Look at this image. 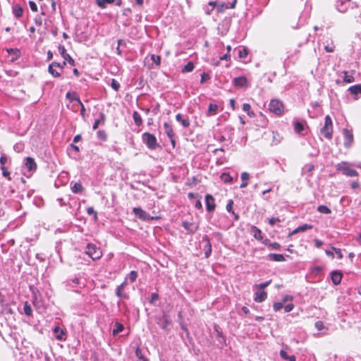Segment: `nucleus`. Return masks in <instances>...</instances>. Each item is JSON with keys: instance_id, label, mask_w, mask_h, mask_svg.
I'll use <instances>...</instances> for the list:
<instances>
[{"instance_id": "9d476101", "label": "nucleus", "mask_w": 361, "mask_h": 361, "mask_svg": "<svg viewBox=\"0 0 361 361\" xmlns=\"http://www.w3.org/2000/svg\"><path fill=\"white\" fill-rule=\"evenodd\" d=\"M182 226L189 233L191 234L195 233L199 228L198 224L195 222L183 221L182 223Z\"/></svg>"}, {"instance_id": "72a5a7b5", "label": "nucleus", "mask_w": 361, "mask_h": 361, "mask_svg": "<svg viewBox=\"0 0 361 361\" xmlns=\"http://www.w3.org/2000/svg\"><path fill=\"white\" fill-rule=\"evenodd\" d=\"M220 178L225 183H231L233 181V178L228 173H223L221 175Z\"/></svg>"}, {"instance_id": "f704fd0d", "label": "nucleus", "mask_w": 361, "mask_h": 361, "mask_svg": "<svg viewBox=\"0 0 361 361\" xmlns=\"http://www.w3.org/2000/svg\"><path fill=\"white\" fill-rule=\"evenodd\" d=\"M133 120H134V122L135 123L140 126L142 125V119L140 115V114L137 111H134L133 112Z\"/></svg>"}, {"instance_id": "c9c22d12", "label": "nucleus", "mask_w": 361, "mask_h": 361, "mask_svg": "<svg viewBox=\"0 0 361 361\" xmlns=\"http://www.w3.org/2000/svg\"><path fill=\"white\" fill-rule=\"evenodd\" d=\"M195 66L192 62L189 61L186 65H185L182 69V73H190L192 72L194 69Z\"/></svg>"}, {"instance_id": "a18cd8bd", "label": "nucleus", "mask_w": 361, "mask_h": 361, "mask_svg": "<svg viewBox=\"0 0 361 361\" xmlns=\"http://www.w3.org/2000/svg\"><path fill=\"white\" fill-rule=\"evenodd\" d=\"M23 311L27 316H30L32 314V308L27 302L24 305Z\"/></svg>"}, {"instance_id": "412c9836", "label": "nucleus", "mask_w": 361, "mask_h": 361, "mask_svg": "<svg viewBox=\"0 0 361 361\" xmlns=\"http://www.w3.org/2000/svg\"><path fill=\"white\" fill-rule=\"evenodd\" d=\"M203 240H206V244L204 246V255L205 257L208 258L212 253V244L207 236L203 238Z\"/></svg>"}, {"instance_id": "de8ad7c7", "label": "nucleus", "mask_w": 361, "mask_h": 361, "mask_svg": "<svg viewBox=\"0 0 361 361\" xmlns=\"http://www.w3.org/2000/svg\"><path fill=\"white\" fill-rule=\"evenodd\" d=\"M271 281L269 280V281H267L266 282H264V283H261L259 284H257L255 286V288H257V289L259 290H263L264 288H265L266 287H267L270 283H271Z\"/></svg>"}, {"instance_id": "4468645a", "label": "nucleus", "mask_w": 361, "mask_h": 361, "mask_svg": "<svg viewBox=\"0 0 361 361\" xmlns=\"http://www.w3.org/2000/svg\"><path fill=\"white\" fill-rule=\"evenodd\" d=\"M25 166L30 172L35 171L37 169V164L35 159L30 157L25 158Z\"/></svg>"}, {"instance_id": "052dcab7", "label": "nucleus", "mask_w": 361, "mask_h": 361, "mask_svg": "<svg viewBox=\"0 0 361 361\" xmlns=\"http://www.w3.org/2000/svg\"><path fill=\"white\" fill-rule=\"evenodd\" d=\"M87 213L89 214V215H92V214H94V217L97 218V212L94 211V208L92 207H89L87 209Z\"/></svg>"}, {"instance_id": "c85d7f7f", "label": "nucleus", "mask_w": 361, "mask_h": 361, "mask_svg": "<svg viewBox=\"0 0 361 361\" xmlns=\"http://www.w3.org/2000/svg\"><path fill=\"white\" fill-rule=\"evenodd\" d=\"M312 225H310V224H303V225H301L300 226H298V228H296L293 232L291 234H295V233H299V232H304L305 231H307V229H311L312 228Z\"/></svg>"}, {"instance_id": "37998d69", "label": "nucleus", "mask_w": 361, "mask_h": 361, "mask_svg": "<svg viewBox=\"0 0 361 361\" xmlns=\"http://www.w3.org/2000/svg\"><path fill=\"white\" fill-rule=\"evenodd\" d=\"M304 125L300 122H296L294 125V130L297 133H301L304 130Z\"/></svg>"}, {"instance_id": "49530a36", "label": "nucleus", "mask_w": 361, "mask_h": 361, "mask_svg": "<svg viewBox=\"0 0 361 361\" xmlns=\"http://www.w3.org/2000/svg\"><path fill=\"white\" fill-rule=\"evenodd\" d=\"M314 169V166L313 164H306V165L302 168V173H311Z\"/></svg>"}, {"instance_id": "79ce46f5", "label": "nucleus", "mask_w": 361, "mask_h": 361, "mask_svg": "<svg viewBox=\"0 0 361 361\" xmlns=\"http://www.w3.org/2000/svg\"><path fill=\"white\" fill-rule=\"evenodd\" d=\"M317 211L322 214H329L331 212V210L325 205H319L317 207Z\"/></svg>"}, {"instance_id": "dca6fc26", "label": "nucleus", "mask_w": 361, "mask_h": 361, "mask_svg": "<svg viewBox=\"0 0 361 361\" xmlns=\"http://www.w3.org/2000/svg\"><path fill=\"white\" fill-rule=\"evenodd\" d=\"M267 298V293L264 290H260V291L256 292L255 293L254 300L257 302H262L264 301Z\"/></svg>"}, {"instance_id": "a19ab883", "label": "nucleus", "mask_w": 361, "mask_h": 361, "mask_svg": "<svg viewBox=\"0 0 361 361\" xmlns=\"http://www.w3.org/2000/svg\"><path fill=\"white\" fill-rule=\"evenodd\" d=\"M135 356L140 361H147V360L142 355V350L139 347L135 349Z\"/></svg>"}, {"instance_id": "39448f33", "label": "nucleus", "mask_w": 361, "mask_h": 361, "mask_svg": "<svg viewBox=\"0 0 361 361\" xmlns=\"http://www.w3.org/2000/svg\"><path fill=\"white\" fill-rule=\"evenodd\" d=\"M269 109L270 111L277 116H279L283 111V105L278 99H271L269 105Z\"/></svg>"}, {"instance_id": "4be33fe9", "label": "nucleus", "mask_w": 361, "mask_h": 361, "mask_svg": "<svg viewBox=\"0 0 361 361\" xmlns=\"http://www.w3.org/2000/svg\"><path fill=\"white\" fill-rule=\"evenodd\" d=\"M176 120L178 123H181V125L184 128H188L190 126V121H189L188 118H183V116L180 114H178L176 116Z\"/></svg>"}, {"instance_id": "f257e3e1", "label": "nucleus", "mask_w": 361, "mask_h": 361, "mask_svg": "<svg viewBox=\"0 0 361 361\" xmlns=\"http://www.w3.org/2000/svg\"><path fill=\"white\" fill-rule=\"evenodd\" d=\"M355 163L341 161L336 166L337 171H341L343 175L348 177H355L358 176V172L353 169Z\"/></svg>"}, {"instance_id": "e2e57ef3", "label": "nucleus", "mask_w": 361, "mask_h": 361, "mask_svg": "<svg viewBox=\"0 0 361 361\" xmlns=\"http://www.w3.org/2000/svg\"><path fill=\"white\" fill-rule=\"evenodd\" d=\"M209 79V75L206 73H203L202 75H201V83H204L205 81L208 80Z\"/></svg>"}, {"instance_id": "423d86ee", "label": "nucleus", "mask_w": 361, "mask_h": 361, "mask_svg": "<svg viewBox=\"0 0 361 361\" xmlns=\"http://www.w3.org/2000/svg\"><path fill=\"white\" fill-rule=\"evenodd\" d=\"M133 212L135 214V215L142 221H150L154 219L150 216L149 214L144 211L140 207H134L133 209Z\"/></svg>"}, {"instance_id": "bf43d9fd", "label": "nucleus", "mask_w": 361, "mask_h": 361, "mask_svg": "<svg viewBox=\"0 0 361 361\" xmlns=\"http://www.w3.org/2000/svg\"><path fill=\"white\" fill-rule=\"evenodd\" d=\"M233 204V200H230L228 201V204H226V210H227V212H231V213H232V212H233L232 210Z\"/></svg>"}, {"instance_id": "9b49d317", "label": "nucleus", "mask_w": 361, "mask_h": 361, "mask_svg": "<svg viewBox=\"0 0 361 361\" xmlns=\"http://www.w3.org/2000/svg\"><path fill=\"white\" fill-rule=\"evenodd\" d=\"M54 336L58 341H65L66 339V331L64 329H61L59 326H55L53 329Z\"/></svg>"}, {"instance_id": "3c124183", "label": "nucleus", "mask_w": 361, "mask_h": 361, "mask_svg": "<svg viewBox=\"0 0 361 361\" xmlns=\"http://www.w3.org/2000/svg\"><path fill=\"white\" fill-rule=\"evenodd\" d=\"M283 307V304L281 302H275L273 305V309L275 312L279 311Z\"/></svg>"}, {"instance_id": "5fc2aeb1", "label": "nucleus", "mask_w": 361, "mask_h": 361, "mask_svg": "<svg viewBox=\"0 0 361 361\" xmlns=\"http://www.w3.org/2000/svg\"><path fill=\"white\" fill-rule=\"evenodd\" d=\"M1 169L2 171V174L5 178H7L8 180H11L10 172L5 166H1Z\"/></svg>"}, {"instance_id": "13d9d810", "label": "nucleus", "mask_w": 361, "mask_h": 361, "mask_svg": "<svg viewBox=\"0 0 361 361\" xmlns=\"http://www.w3.org/2000/svg\"><path fill=\"white\" fill-rule=\"evenodd\" d=\"M281 247V245L278 243H272L269 244V248L271 250H279Z\"/></svg>"}, {"instance_id": "ddd939ff", "label": "nucleus", "mask_w": 361, "mask_h": 361, "mask_svg": "<svg viewBox=\"0 0 361 361\" xmlns=\"http://www.w3.org/2000/svg\"><path fill=\"white\" fill-rule=\"evenodd\" d=\"M344 136V146L345 147H350L353 142V135L352 133L348 129L343 130Z\"/></svg>"}, {"instance_id": "7ed1b4c3", "label": "nucleus", "mask_w": 361, "mask_h": 361, "mask_svg": "<svg viewBox=\"0 0 361 361\" xmlns=\"http://www.w3.org/2000/svg\"><path fill=\"white\" fill-rule=\"evenodd\" d=\"M142 139L143 142L150 149H155L159 145L156 137L149 133H144L142 135Z\"/></svg>"}, {"instance_id": "e433bc0d", "label": "nucleus", "mask_w": 361, "mask_h": 361, "mask_svg": "<svg viewBox=\"0 0 361 361\" xmlns=\"http://www.w3.org/2000/svg\"><path fill=\"white\" fill-rule=\"evenodd\" d=\"M243 110L246 112L250 117L255 116V113L251 111V106L249 104H244L243 105Z\"/></svg>"}, {"instance_id": "09e8293b", "label": "nucleus", "mask_w": 361, "mask_h": 361, "mask_svg": "<svg viewBox=\"0 0 361 361\" xmlns=\"http://www.w3.org/2000/svg\"><path fill=\"white\" fill-rule=\"evenodd\" d=\"M137 277V273L135 271H131L128 274V279L131 283L134 282Z\"/></svg>"}, {"instance_id": "f8f14e48", "label": "nucleus", "mask_w": 361, "mask_h": 361, "mask_svg": "<svg viewBox=\"0 0 361 361\" xmlns=\"http://www.w3.org/2000/svg\"><path fill=\"white\" fill-rule=\"evenodd\" d=\"M233 83L236 87L241 88L247 87L248 82L245 76H240L235 78L233 80Z\"/></svg>"}, {"instance_id": "5701e85b", "label": "nucleus", "mask_w": 361, "mask_h": 361, "mask_svg": "<svg viewBox=\"0 0 361 361\" xmlns=\"http://www.w3.org/2000/svg\"><path fill=\"white\" fill-rule=\"evenodd\" d=\"M242 183L240 185V188L247 187L248 184V180L250 179V174L247 172H243L240 176Z\"/></svg>"}, {"instance_id": "a211bd4d", "label": "nucleus", "mask_w": 361, "mask_h": 361, "mask_svg": "<svg viewBox=\"0 0 361 361\" xmlns=\"http://www.w3.org/2000/svg\"><path fill=\"white\" fill-rule=\"evenodd\" d=\"M324 49L328 53H332L335 50V46L332 39L329 38L324 42Z\"/></svg>"}, {"instance_id": "774afa93", "label": "nucleus", "mask_w": 361, "mask_h": 361, "mask_svg": "<svg viewBox=\"0 0 361 361\" xmlns=\"http://www.w3.org/2000/svg\"><path fill=\"white\" fill-rule=\"evenodd\" d=\"M35 23L37 25L41 26L42 24V18L41 16H36L35 18Z\"/></svg>"}, {"instance_id": "b1692460", "label": "nucleus", "mask_w": 361, "mask_h": 361, "mask_svg": "<svg viewBox=\"0 0 361 361\" xmlns=\"http://www.w3.org/2000/svg\"><path fill=\"white\" fill-rule=\"evenodd\" d=\"M251 231H252L253 236L255 239L259 240H261L262 239L263 237H262V231L257 226H252L251 227Z\"/></svg>"}, {"instance_id": "2eb2a0df", "label": "nucleus", "mask_w": 361, "mask_h": 361, "mask_svg": "<svg viewBox=\"0 0 361 361\" xmlns=\"http://www.w3.org/2000/svg\"><path fill=\"white\" fill-rule=\"evenodd\" d=\"M350 0H337L336 8L339 12L344 13L349 6Z\"/></svg>"}, {"instance_id": "c756f323", "label": "nucleus", "mask_w": 361, "mask_h": 361, "mask_svg": "<svg viewBox=\"0 0 361 361\" xmlns=\"http://www.w3.org/2000/svg\"><path fill=\"white\" fill-rule=\"evenodd\" d=\"M124 329V326L120 322H116L114 324V328L112 331V334L114 336L117 335L120 332L123 331Z\"/></svg>"}, {"instance_id": "680f3d73", "label": "nucleus", "mask_w": 361, "mask_h": 361, "mask_svg": "<svg viewBox=\"0 0 361 361\" xmlns=\"http://www.w3.org/2000/svg\"><path fill=\"white\" fill-rule=\"evenodd\" d=\"M332 249L335 251L336 255H337V257L338 259H342L343 258V254L341 252V250L338 248H336V247H332Z\"/></svg>"}, {"instance_id": "7c9ffc66", "label": "nucleus", "mask_w": 361, "mask_h": 361, "mask_svg": "<svg viewBox=\"0 0 361 361\" xmlns=\"http://www.w3.org/2000/svg\"><path fill=\"white\" fill-rule=\"evenodd\" d=\"M269 257L270 259L275 262H283L285 260L284 256L281 254L271 253L269 254Z\"/></svg>"}, {"instance_id": "0e129e2a", "label": "nucleus", "mask_w": 361, "mask_h": 361, "mask_svg": "<svg viewBox=\"0 0 361 361\" xmlns=\"http://www.w3.org/2000/svg\"><path fill=\"white\" fill-rule=\"evenodd\" d=\"M29 5H30V9L32 11H34V12H37V4L34 1H29Z\"/></svg>"}, {"instance_id": "69168bd1", "label": "nucleus", "mask_w": 361, "mask_h": 361, "mask_svg": "<svg viewBox=\"0 0 361 361\" xmlns=\"http://www.w3.org/2000/svg\"><path fill=\"white\" fill-rule=\"evenodd\" d=\"M283 307L286 312H290L293 310L294 305L293 303H290L286 306L283 305Z\"/></svg>"}, {"instance_id": "a878e982", "label": "nucleus", "mask_w": 361, "mask_h": 361, "mask_svg": "<svg viewBox=\"0 0 361 361\" xmlns=\"http://www.w3.org/2000/svg\"><path fill=\"white\" fill-rule=\"evenodd\" d=\"M59 66V63L53 62L49 66V73L54 77L58 78L61 75L60 73L57 72L54 68Z\"/></svg>"}, {"instance_id": "aec40b11", "label": "nucleus", "mask_w": 361, "mask_h": 361, "mask_svg": "<svg viewBox=\"0 0 361 361\" xmlns=\"http://www.w3.org/2000/svg\"><path fill=\"white\" fill-rule=\"evenodd\" d=\"M13 13L17 18H19L23 15V8L19 4L14 5L13 6Z\"/></svg>"}, {"instance_id": "6e6d98bb", "label": "nucleus", "mask_w": 361, "mask_h": 361, "mask_svg": "<svg viewBox=\"0 0 361 361\" xmlns=\"http://www.w3.org/2000/svg\"><path fill=\"white\" fill-rule=\"evenodd\" d=\"M314 326L318 331H322L324 329V325L322 321L316 322Z\"/></svg>"}, {"instance_id": "864d4df0", "label": "nucleus", "mask_w": 361, "mask_h": 361, "mask_svg": "<svg viewBox=\"0 0 361 361\" xmlns=\"http://www.w3.org/2000/svg\"><path fill=\"white\" fill-rule=\"evenodd\" d=\"M111 87L116 91H117L119 87H120V84L118 83V82L117 80H116L115 79H112L111 80Z\"/></svg>"}, {"instance_id": "393cba45", "label": "nucleus", "mask_w": 361, "mask_h": 361, "mask_svg": "<svg viewBox=\"0 0 361 361\" xmlns=\"http://www.w3.org/2000/svg\"><path fill=\"white\" fill-rule=\"evenodd\" d=\"M349 92L353 95L361 94V84L355 85L350 86L348 88Z\"/></svg>"}, {"instance_id": "20e7f679", "label": "nucleus", "mask_w": 361, "mask_h": 361, "mask_svg": "<svg viewBox=\"0 0 361 361\" xmlns=\"http://www.w3.org/2000/svg\"><path fill=\"white\" fill-rule=\"evenodd\" d=\"M85 252L94 260L98 259L102 257V252L100 249L97 248L92 244H88L87 245Z\"/></svg>"}, {"instance_id": "c03bdc74", "label": "nucleus", "mask_w": 361, "mask_h": 361, "mask_svg": "<svg viewBox=\"0 0 361 361\" xmlns=\"http://www.w3.org/2000/svg\"><path fill=\"white\" fill-rule=\"evenodd\" d=\"M238 56L240 58V59H245L247 57V54H248V50L247 48H243V49H240L238 50Z\"/></svg>"}, {"instance_id": "8fccbe9b", "label": "nucleus", "mask_w": 361, "mask_h": 361, "mask_svg": "<svg viewBox=\"0 0 361 361\" xmlns=\"http://www.w3.org/2000/svg\"><path fill=\"white\" fill-rule=\"evenodd\" d=\"M151 60L157 65L159 66L161 63V57L158 55L152 54L151 56Z\"/></svg>"}, {"instance_id": "2f4dec72", "label": "nucleus", "mask_w": 361, "mask_h": 361, "mask_svg": "<svg viewBox=\"0 0 361 361\" xmlns=\"http://www.w3.org/2000/svg\"><path fill=\"white\" fill-rule=\"evenodd\" d=\"M280 356L283 360H288V361H296L295 357L294 355H288L287 354V353L285 350H281L280 351Z\"/></svg>"}, {"instance_id": "cd10ccee", "label": "nucleus", "mask_w": 361, "mask_h": 361, "mask_svg": "<svg viewBox=\"0 0 361 361\" xmlns=\"http://www.w3.org/2000/svg\"><path fill=\"white\" fill-rule=\"evenodd\" d=\"M83 190H84V188L80 183H75L71 186V191L75 194L82 192Z\"/></svg>"}, {"instance_id": "f03ea898", "label": "nucleus", "mask_w": 361, "mask_h": 361, "mask_svg": "<svg viewBox=\"0 0 361 361\" xmlns=\"http://www.w3.org/2000/svg\"><path fill=\"white\" fill-rule=\"evenodd\" d=\"M320 133L326 139L332 137L333 122L329 115L325 116L324 126L321 128Z\"/></svg>"}, {"instance_id": "338daca9", "label": "nucleus", "mask_w": 361, "mask_h": 361, "mask_svg": "<svg viewBox=\"0 0 361 361\" xmlns=\"http://www.w3.org/2000/svg\"><path fill=\"white\" fill-rule=\"evenodd\" d=\"M350 187L353 190L358 188L360 187V182L357 180H353L350 184Z\"/></svg>"}, {"instance_id": "4d7b16f0", "label": "nucleus", "mask_w": 361, "mask_h": 361, "mask_svg": "<svg viewBox=\"0 0 361 361\" xmlns=\"http://www.w3.org/2000/svg\"><path fill=\"white\" fill-rule=\"evenodd\" d=\"M97 137L101 138L102 140H106V135L104 130H99L97 132Z\"/></svg>"}, {"instance_id": "4c0bfd02", "label": "nucleus", "mask_w": 361, "mask_h": 361, "mask_svg": "<svg viewBox=\"0 0 361 361\" xmlns=\"http://www.w3.org/2000/svg\"><path fill=\"white\" fill-rule=\"evenodd\" d=\"M8 53L9 54H13V56L11 59V61H14L15 59H18L20 56V50L18 49H10L7 50Z\"/></svg>"}, {"instance_id": "ea45409f", "label": "nucleus", "mask_w": 361, "mask_h": 361, "mask_svg": "<svg viewBox=\"0 0 361 361\" xmlns=\"http://www.w3.org/2000/svg\"><path fill=\"white\" fill-rule=\"evenodd\" d=\"M116 294L119 298H127V295L124 292V289L122 288V286H118L116 288Z\"/></svg>"}, {"instance_id": "f3484780", "label": "nucleus", "mask_w": 361, "mask_h": 361, "mask_svg": "<svg viewBox=\"0 0 361 361\" xmlns=\"http://www.w3.org/2000/svg\"><path fill=\"white\" fill-rule=\"evenodd\" d=\"M105 119H106L105 114L103 112H100L99 118L95 119V121H94V123L92 126V129L97 130L99 125L104 124Z\"/></svg>"}, {"instance_id": "58836bf2", "label": "nucleus", "mask_w": 361, "mask_h": 361, "mask_svg": "<svg viewBox=\"0 0 361 361\" xmlns=\"http://www.w3.org/2000/svg\"><path fill=\"white\" fill-rule=\"evenodd\" d=\"M115 0H96V3L97 6L102 8H104L106 7L107 4H111Z\"/></svg>"}, {"instance_id": "0eeeda50", "label": "nucleus", "mask_w": 361, "mask_h": 361, "mask_svg": "<svg viewBox=\"0 0 361 361\" xmlns=\"http://www.w3.org/2000/svg\"><path fill=\"white\" fill-rule=\"evenodd\" d=\"M164 128L165 133L166 134L168 137L170 139V141H171V143L173 147H174L176 145V141L173 139V137L175 136V133L173 132L172 126L169 123L166 122L164 123Z\"/></svg>"}, {"instance_id": "1a4fd4ad", "label": "nucleus", "mask_w": 361, "mask_h": 361, "mask_svg": "<svg viewBox=\"0 0 361 361\" xmlns=\"http://www.w3.org/2000/svg\"><path fill=\"white\" fill-rule=\"evenodd\" d=\"M206 209L209 212H212L215 209L216 204L214 198L212 195L207 194L205 196Z\"/></svg>"}, {"instance_id": "bb28decb", "label": "nucleus", "mask_w": 361, "mask_h": 361, "mask_svg": "<svg viewBox=\"0 0 361 361\" xmlns=\"http://www.w3.org/2000/svg\"><path fill=\"white\" fill-rule=\"evenodd\" d=\"M343 74V80L346 83H352L355 81V78L353 76V74H350L348 71H343L342 73Z\"/></svg>"}, {"instance_id": "473e14b6", "label": "nucleus", "mask_w": 361, "mask_h": 361, "mask_svg": "<svg viewBox=\"0 0 361 361\" xmlns=\"http://www.w3.org/2000/svg\"><path fill=\"white\" fill-rule=\"evenodd\" d=\"M218 111V106L215 104H210L208 107V116L216 115Z\"/></svg>"}, {"instance_id": "6ab92c4d", "label": "nucleus", "mask_w": 361, "mask_h": 361, "mask_svg": "<svg viewBox=\"0 0 361 361\" xmlns=\"http://www.w3.org/2000/svg\"><path fill=\"white\" fill-rule=\"evenodd\" d=\"M342 279V274L338 271H334L331 273V280L335 285H338L341 283Z\"/></svg>"}, {"instance_id": "6e6552de", "label": "nucleus", "mask_w": 361, "mask_h": 361, "mask_svg": "<svg viewBox=\"0 0 361 361\" xmlns=\"http://www.w3.org/2000/svg\"><path fill=\"white\" fill-rule=\"evenodd\" d=\"M58 49H59V51L60 54L63 58L64 61L65 62L67 61L71 66H74L75 61L72 59V57L68 54L66 53V50L64 46L60 45V46H59Z\"/></svg>"}, {"instance_id": "603ef678", "label": "nucleus", "mask_w": 361, "mask_h": 361, "mask_svg": "<svg viewBox=\"0 0 361 361\" xmlns=\"http://www.w3.org/2000/svg\"><path fill=\"white\" fill-rule=\"evenodd\" d=\"M80 283V280L78 278H74L71 281H68V285L71 287H75V285H78Z\"/></svg>"}]
</instances>
